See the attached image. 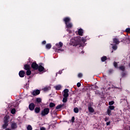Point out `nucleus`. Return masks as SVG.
<instances>
[{"mask_svg": "<svg viewBox=\"0 0 130 130\" xmlns=\"http://www.w3.org/2000/svg\"><path fill=\"white\" fill-rule=\"evenodd\" d=\"M42 44H46V41H44L42 42Z\"/></svg>", "mask_w": 130, "mask_h": 130, "instance_id": "37998d69", "label": "nucleus"}, {"mask_svg": "<svg viewBox=\"0 0 130 130\" xmlns=\"http://www.w3.org/2000/svg\"><path fill=\"white\" fill-rule=\"evenodd\" d=\"M61 73H62L61 71H59V72H58V74H59L60 75V74H61Z\"/></svg>", "mask_w": 130, "mask_h": 130, "instance_id": "c03bdc74", "label": "nucleus"}, {"mask_svg": "<svg viewBox=\"0 0 130 130\" xmlns=\"http://www.w3.org/2000/svg\"><path fill=\"white\" fill-rule=\"evenodd\" d=\"M77 87H81V83L80 82L77 83Z\"/></svg>", "mask_w": 130, "mask_h": 130, "instance_id": "a19ab883", "label": "nucleus"}, {"mask_svg": "<svg viewBox=\"0 0 130 130\" xmlns=\"http://www.w3.org/2000/svg\"><path fill=\"white\" fill-rule=\"evenodd\" d=\"M102 90H104V88H102Z\"/></svg>", "mask_w": 130, "mask_h": 130, "instance_id": "de8ad7c7", "label": "nucleus"}, {"mask_svg": "<svg viewBox=\"0 0 130 130\" xmlns=\"http://www.w3.org/2000/svg\"><path fill=\"white\" fill-rule=\"evenodd\" d=\"M74 111L75 113H78L79 112V109L78 108H75L74 109Z\"/></svg>", "mask_w": 130, "mask_h": 130, "instance_id": "a878e982", "label": "nucleus"}, {"mask_svg": "<svg viewBox=\"0 0 130 130\" xmlns=\"http://www.w3.org/2000/svg\"><path fill=\"white\" fill-rule=\"evenodd\" d=\"M119 70H120V71H124L125 68L124 67V66H120V67H119Z\"/></svg>", "mask_w": 130, "mask_h": 130, "instance_id": "b1692460", "label": "nucleus"}, {"mask_svg": "<svg viewBox=\"0 0 130 130\" xmlns=\"http://www.w3.org/2000/svg\"><path fill=\"white\" fill-rule=\"evenodd\" d=\"M113 43H115V44H119V41L116 38L113 39Z\"/></svg>", "mask_w": 130, "mask_h": 130, "instance_id": "4468645a", "label": "nucleus"}, {"mask_svg": "<svg viewBox=\"0 0 130 130\" xmlns=\"http://www.w3.org/2000/svg\"><path fill=\"white\" fill-rule=\"evenodd\" d=\"M114 108H115V107L113 106H110L109 107V109H110V110H114Z\"/></svg>", "mask_w": 130, "mask_h": 130, "instance_id": "2f4dec72", "label": "nucleus"}, {"mask_svg": "<svg viewBox=\"0 0 130 130\" xmlns=\"http://www.w3.org/2000/svg\"><path fill=\"white\" fill-rule=\"evenodd\" d=\"M125 32H126V33H130V28H126Z\"/></svg>", "mask_w": 130, "mask_h": 130, "instance_id": "72a5a7b5", "label": "nucleus"}, {"mask_svg": "<svg viewBox=\"0 0 130 130\" xmlns=\"http://www.w3.org/2000/svg\"><path fill=\"white\" fill-rule=\"evenodd\" d=\"M107 113L108 115H109V116H110V115H111V110L108 109L107 110Z\"/></svg>", "mask_w": 130, "mask_h": 130, "instance_id": "5701e85b", "label": "nucleus"}, {"mask_svg": "<svg viewBox=\"0 0 130 130\" xmlns=\"http://www.w3.org/2000/svg\"><path fill=\"white\" fill-rule=\"evenodd\" d=\"M81 53H84V51H82Z\"/></svg>", "mask_w": 130, "mask_h": 130, "instance_id": "a18cd8bd", "label": "nucleus"}, {"mask_svg": "<svg viewBox=\"0 0 130 130\" xmlns=\"http://www.w3.org/2000/svg\"><path fill=\"white\" fill-rule=\"evenodd\" d=\"M26 75L27 76H30L31 75V71H30V69H29L28 70H27Z\"/></svg>", "mask_w": 130, "mask_h": 130, "instance_id": "cd10ccee", "label": "nucleus"}, {"mask_svg": "<svg viewBox=\"0 0 130 130\" xmlns=\"http://www.w3.org/2000/svg\"><path fill=\"white\" fill-rule=\"evenodd\" d=\"M114 67H115V68H117V63L114 62Z\"/></svg>", "mask_w": 130, "mask_h": 130, "instance_id": "58836bf2", "label": "nucleus"}, {"mask_svg": "<svg viewBox=\"0 0 130 130\" xmlns=\"http://www.w3.org/2000/svg\"><path fill=\"white\" fill-rule=\"evenodd\" d=\"M106 59H107V57L106 56H103L101 58L102 61H105Z\"/></svg>", "mask_w": 130, "mask_h": 130, "instance_id": "bb28decb", "label": "nucleus"}, {"mask_svg": "<svg viewBox=\"0 0 130 130\" xmlns=\"http://www.w3.org/2000/svg\"><path fill=\"white\" fill-rule=\"evenodd\" d=\"M54 88L56 89V90H60V89H61V85H57L56 86H54Z\"/></svg>", "mask_w": 130, "mask_h": 130, "instance_id": "dca6fc26", "label": "nucleus"}, {"mask_svg": "<svg viewBox=\"0 0 130 130\" xmlns=\"http://www.w3.org/2000/svg\"><path fill=\"white\" fill-rule=\"evenodd\" d=\"M24 70H26V71L30 70V66L27 64L24 65Z\"/></svg>", "mask_w": 130, "mask_h": 130, "instance_id": "f3484780", "label": "nucleus"}, {"mask_svg": "<svg viewBox=\"0 0 130 130\" xmlns=\"http://www.w3.org/2000/svg\"><path fill=\"white\" fill-rule=\"evenodd\" d=\"M41 101H42L41 98H38L37 99V102H38V103H41Z\"/></svg>", "mask_w": 130, "mask_h": 130, "instance_id": "7c9ffc66", "label": "nucleus"}, {"mask_svg": "<svg viewBox=\"0 0 130 130\" xmlns=\"http://www.w3.org/2000/svg\"><path fill=\"white\" fill-rule=\"evenodd\" d=\"M56 48H55V51H58V52H60V51H63V49H61L62 47V46L63 45V44L61 43V42H59L57 44H56Z\"/></svg>", "mask_w": 130, "mask_h": 130, "instance_id": "7ed1b4c3", "label": "nucleus"}, {"mask_svg": "<svg viewBox=\"0 0 130 130\" xmlns=\"http://www.w3.org/2000/svg\"><path fill=\"white\" fill-rule=\"evenodd\" d=\"M105 92H104V91L102 92L103 94H104Z\"/></svg>", "mask_w": 130, "mask_h": 130, "instance_id": "49530a36", "label": "nucleus"}, {"mask_svg": "<svg viewBox=\"0 0 130 130\" xmlns=\"http://www.w3.org/2000/svg\"><path fill=\"white\" fill-rule=\"evenodd\" d=\"M40 130H46V128L44 127H42L40 128Z\"/></svg>", "mask_w": 130, "mask_h": 130, "instance_id": "79ce46f5", "label": "nucleus"}, {"mask_svg": "<svg viewBox=\"0 0 130 130\" xmlns=\"http://www.w3.org/2000/svg\"><path fill=\"white\" fill-rule=\"evenodd\" d=\"M114 104V101H111L109 102V105L111 106V105H113Z\"/></svg>", "mask_w": 130, "mask_h": 130, "instance_id": "f704fd0d", "label": "nucleus"}, {"mask_svg": "<svg viewBox=\"0 0 130 130\" xmlns=\"http://www.w3.org/2000/svg\"><path fill=\"white\" fill-rule=\"evenodd\" d=\"M110 123H111V121H108L106 122V125H110Z\"/></svg>", "mask_w": 130, "mask_h": 130, "instance_id": "4c0bfd02", "label": "nucleus"}, {"mask_svg": "<svg viewBox=\"0 0 130 130\" xmlns=\"http://www.w3.org/2000/svg\"><path fill=\"white\" fill-rule=\"evenodd\" d=\"M27 130H32L33 129V128L32 127V126L31 125H28L26 127Z\"/></svg>", "mask_w": 130, "mask_h": 130, "instance_id": "aec40b11", "label": "nucleus"}, {"mask_svg": "<svg viewBox=\"0 0 130 130\" xmlns=\"http://www.w3.org/2000/svg\"><path fill=\"white\" fill-rule=\"evenodd\" d=\"M62 106H63V105H59L56 107V109H57V110L60 109V108H61V107H62Z\"/></svg>", "mask_w": 130, "mask_h": 130, "instance_id": "393cba45", "label": "nucleus"}, {"mask_svg": "<svg viewBox=\"0 0 130 130\" xmlns=\"http://www.w3.org/2000/svg\"><path fill=\"white\" fill-rule=\"evenodd\" d=\"M63 21L66 24V27L67 28V31L69 33H72V30H70L71 28H73V23H69L71 21L70 17H66L63 19Z\"/></svg>", "mask_w": 130, "mask_h": 130, "instance_id": "f257e3e1", "label": "nucleus"}, {"mask_svg": "<svg viewBox=\"0 0 130 130\" xmlns=\"http://www.w3.org/2000/svg\"><path fill=\"white\" fill-rule=\"evenodd\" d=\"M11 127L12 129H16V128L18 127V126L17 125V123H15V122L12 123L11 125Z\"/></svg>", "mask_w": 130, "mask_h": 130, "instance_id": "9d476101", "label": "nucleus"}, {"mask_svg": "<svg viewBox=\"0 0 130 130\" xmlns=\"http://www.w3.org/2000/svg\"><path fill=\"white\" fill-rule=\"evenodd\" d=\"M38 69L39 72H43L44 71V67H43V63H40L39 67H38Z\"/></svg>", "mask_w": 130, "mask_h": 130, "instance_id": "423d86ee", "label": "nucleus"}, {"mask_svg": "<svg viewBox=\"0 0 130 130\" xmlns=\"http://www.w3.org/2000/svg\"><path fill=\"white\" fill-rule=\"evenodd\" d=\"M31 68L34 69V70H37L38 69V65L37 63L33 62L31 64Z\"/></svg>", "mask_w": 130, "mask_h": 130, "instance_id": "1a4fd4ad", "label": "nucleus"}, {"mask_svg": "<svg viewBox=\"0 0 130 130\" xmlns=\"http://www.w3.org/2000/svg\"><path fill=\"white\" fill-rule=\"evenodd\" d=\"M78 39L80 40V41H79V47L83 48L85 45V42L87 41V37L82 38L79 37Z\"/></svg>", "mask_w": 130, "mask_h": 130, "instance_id": "f03ea898", "label": "nucleus"}, {"mask_svg": "<svg viewBox=\"0 0 130 130\" xmlns=\"http://www.w3.org/2000/svg\"><path fill=\"white\" fill-rule=\"evenodd\" d=\"M46 49H50L51 48V44H48L46 45Z\"/></svg>", "mask_w": 130, "mask_h": 130, "instance_id": "a211bd4d", "label": "nucleus"}, {"mask_svg": "<svg viewBox=\"0 0 130 130\" xmlns=\"http://www.w3.org/2000/svg\"><path fill=\"white\" fill-rule=\"evenodd\" d=\"M63 102L66 103L68 101V97H64L62 100Z\"/></svg>", "mask_w": 130, "mask_h": 130, "instance_id": "473e14b6", "label": "nucleus"}, {"mask_svg": "<svg viewBox=\"0 0 130 130\" xmlns=\"http://www.w3.org/2000/svg\"><path fill=\"white\" fill-rule=\"evenodd\" d=\"M111 45H112V48L114 50H116L117 49V46H116V45H113V44H111Z\"/></svg>", "mask_w": 130, "mask_h": 130, "instance_id": "412c9836", "label": "nucleus"}, {"mask_svg": "<svg viewBox=\"0 0 130 130\" xmlns=\"http://www.w3.org/2000/svg\"><path fill=\"white\" fill-rule=\"evenodd\" d=\"M19 77H20V78H24V76L25 75V72H24L23 71H21L19 72Z\"/></svg>", "mask_w": 130, "mask_h": 130, "instance_id": "ddd939ff", "label": "nucleus"}, {"mask_svg": "<svg viewBox=\"0 0 130 130\" xmlns=\"http://www.w3.org/2000/svg\"><path fill=\"white\" fill-rule=\"evenodd\" d=\"M63 97H69V89H64L63 91Z\"/></svg>", "mask_w": 130, "mask_h": 130, "instance_id": "6e6552de", "label": "nucleus"}, {"mask_svg": "<svg viewBox=\"0 0 130 130\" xmlns=\"http://www.w3.org/2000/svg\"><path fill=\"white\" fill-rule=\"evenodd\" d=\"M71 121L72 122H74V121H75V117H72Z\"/></svg>", "mask_w": 130, "mask_h": 130, "instance_id": "ea45409f", "label": "nucleus"}, {"mask_svg": "<svg viewBox=\"0 0 130 130\" xmlns=\"http://www.w3.org/2000/svg\"><path fill=\"white\" fill-rule=\"evenodd\" d=\"M40 94V90L37 89L36 90H34L32 92V94L34 95V96H36L37 95H39Z\"/></svg>", "mask_w": 130, "mask_h": 130, "instance_id": "0eeeda50", "label": "nucleus"}, {"mask_svg": "<svg viewBox=\"0 0 130 130\" xmlns=\"http://www.w3.org/2000/svg\"><path fill=\"white\" fill-rule=\"evenodd\" d=\"M8 127V122H5V124L3 125V128H7Z\"/></svg>", "mask_w": 130, "mask_h": 130, "instance_id": "4be33fe9", "label": "nucleus"}, {"mask_svg": "<svg viewBox=\"0 0 130 130\" xmlns=\"http://www.w3.org/2000/svg\"><path fill=\"white\" fill-rule=\"evenodd\" d=\"M88 110L91 113H93V112H94V109H93V108H92V107L90 106H88Z\"/></svg>", "mask_w": 130, "mask_h": 130, "instance_id": "2eb2a0df", "label": "nucleus"}, {"mask_svg": "<svg viewBox=\"0 0 130 130\" xmlns=\"http://www.w3.org/2000/svg\"><path fill=\"white\" fill-rule=\"evenodd\" d=\"M109 118H108L107 117L105 118V121H106V122L109 121Z\"/></svg>", "mask_w": 130, "mask_h": 130, "instance_id": "e433bc0d", "label": "nucleus"}, {"mask_svg": "<svg viewBox=\"0 0 130 130\" xmlns=\"http://www.w3.org/2000/svg\"><path fill=\"white\" fill-rule=\"evenodd\" d=\"M48 113H49V109L45 108L42 111L41 115L42 116H45V115H47Z\"/></svg>", "mask_w": 130, "mask_h": 130, "instance_id": "39448f33", "label": "nucleus"}, {"mask_svg": "<svg viewBox=\"0 0 130 130\" xmlns=\"http://www.w3.org/2000/svg\"><path fill=\"white\" fill-rule=\"evenodd\" d=\"M54 106H55V104H54V103H50V104H49L50 107L52 108V107H54Z\"/></svg>", "mask_w": 130, "mask_h": 130, "instance_id": "c85d7f7f", "label": "nucleus"}, {"mask_svg": "<svg viewBox=\"0 0 130 130\" xmlns=\"http://www.w3.org/2000/svg\"><path fill=\"white\" fill-rule=\"evenodd\" d=\"M34 108H35V105L33 103L29 104V110L32 111L34 110Z\"/></svg>", "mask_w": 130, "mask_h": 130, "instance_id": "9b49d317", "label": "nucleus"}, {"mask_svg": "<svg viewBox=\"0 0 130 130\" xmlns=\"http://www.w3.org/2000/svg\"><path fill=\"white\" fill-rule=\"evenodd\" d=\"M78 35L80 36H83V34L84 33V30L82 28H80L78 31Z\"/></svg>", "mask_w": 130, "mask_h": 130, "instance_id": "f8f14e48", "label": "nucleus"}, {"mask_svg": "<svg viewBox=\"0 0 130 130\" xmlns=\"http://www.w3.org/2000/svg\"><path fill=\"white\" fill-rule=\"evenodd\" d=\"M11 113H12V114H15V113H16V109H12L11 111Z\"/></svg>", "mask_w": 130, "mask_h": 130, "instance_id": "c756f323", "label": "nucleus"}, {"mask_svg": "<svg viewBox=\"0 0 130 130\" xmlns=\"http://www.w3.org/2000/svg\"><path fill=\"white\" fill-rule=\"evenodd\" d=\"M35 112H36V113H39V112H40V108H36L35 109Z\"/></svg>", "mask_w": 130, "mask_h": 130, "instance_id": "6ab92c4d", "label": "nucleus"}, {"mask_svg": "<svg viewBox=\"0 0 130 130\" xmlns=\"http://www.w3.org/2000/svg\"><path fill=\"white\" fill-rule=\"evenodd\" d=\"M78 78H82L83 77V74L82 73H79L78 75Z\"/></svg>", "mask_w": 130, "mask_h": 130, "instance_id": "c9c22d12", "label": "nucleus"}, {"mask_svg": "<svg viewBox=\"0 0 130 130\" xmlns=\"http://www.w3.org/2000/svg\"><path fill=\"white\" fill-rule=\"evenodd\" d=\"M78 38H75L74 39H72L71 40L70 44L71 45H73V46H77L78 45H80V44H79V40H78Z\"/></svg>", "mask_w": 130, "mask_h": 130, "instance_id": "20e7f679", "label": "nucleus"}]
</instances>
